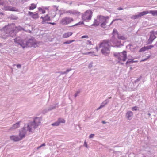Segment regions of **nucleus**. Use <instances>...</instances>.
<instances>
[{
  "label": "nucleus",
  "instance_id": "4",
  "mask_svg": "<svg viewBox=\"0 0 157 157\" xmlns=\"http://www.w3.org/2000/svg\"><path fill=\"white\" fill-rule=\"evenodd\" d=\"M110 44L109 40H104L100 43L99 47L101 48L102 54L107 55L110 53Z\"/></svg>",
  "mask_w": 157,
  "mask_h": 157
},
{
  "label": "nucleus",
  "instance_id": "42",
  "mask_svg": "<svg viewBox=\"0 0 157 157\" xmlns=\"http://www.w3.org/2000/svg\"><path fill=\"white\" fill-rule=\"evenodd\" d=\"M28 1V0H21V2L22 4H23Z\"/></svg>",
  "mask_w": 157,
  "mask_h": 157
},
{
  "label": "nucleus",
  "instance_id": "55",
  "mask_svg": "<svg viewBox=\"0 0 157 157\" xmlns=\"http://www.w3.org/2000/svg\"><path fill=\"white\" fill-rule=\"evenodd\" d=\"M45 145V143H43V144H41L40 146V147H42V146H44Z\"/></svg>",
  "mask_w": 157,
  "mask_h": 157
},
{
  "label": "nucleus",
  "instance_id": "23",
  "mask_svg": "<svg viewBox=\"0 0 157 157\" xmlns=\"http://www.w3.org/2000/svg\"><path fill=\"white\" fill-rule=\"evenodd\" d=\"M109 102V100L107 99L104 100L101 104V105L103 107H104Z\"/></svg>",
  "mask_w": 157,
  "mask_h": 157
},
{
  "label": "nucleus",
  "instance_id": "41",
  "mask_svg": "<svg viewBox=\"0 0 157 157\" xmlns=\"http://www.w3.org/2000/svg\"><path fill=\"white\" fill-rule=\"evenodd\" d=\"M86 44H89V45H92V43H91V42L90 41V40H87V41Z\"/></svg>",
  "mask_w": 157,
  "mask_h": 157
},
{
  "label": "nucleus",
  "instance_id": "37",
  "mask_svg": "<svg viewBox=\"0 0 157 157\" xmlns=\"http://www.w3.org/2000/svg\"><path fill=\"white\" fill-rule=\"evenodd\" d=\"M132 111H137V107L136 106H135L132 107Z\"/></svg>",
  "mask_w": 157,
  "mask_h": 157
},
{
  "label": "nucleus",
  "instance_id": "15",
  "mask_svg": "<svg viewBox=\"0 0 157 157\" xmlns=\"http://www.w3.org/2000/svg\"><path fill=\"white\" fill-rule=\"evenodd\" d=\"M10 139L14 141H20L21 139L20 137L18 136H17L12 135L10 136Z\"/></svg>",
  "mask_w": 157,
  "mask_h": 157
},
{
  "label": "nucleus",
  "instance_id": "27",
  "mask_svg": "<svg viewBox=\"0 0 157 157\" xmlns=\"http://www.w3.org/2000/svg\"><path fill=\"white\" fill-rule=\"evenodd\" d=\"M137 62L136 61H134L131 59H128L126 62V64L127 65L128 64L132 63L134 62Z\"/></svg>",
  "mask_w": 157,
  "mask_h": 157
},
{
  "label": "nucleus",
  "instance_id": "9",
  "mask_svg": "<svg viewBox=\"0 0 157 157\" xmlns=\"http://www.w3.org/2000/svg\"><path fill=\"white\" fill-rule=\"evenodd\" d=\"M149 13L148 11H143L139 13L138 14L135 15H133L131 17L132 19H136L141 17V16H144Z\"/></svg>",
  "mask_w": 157,
  "mask_h": 157
},
{
  "label": "nucleus",
  "instance_id": "40",
  "mask_svg": "<svg viewBox=\"0 0 157 157\" xmlns=\"http://www.w3.org/2000/svg\"><path fill=\"white\" fill-rule=\"evenodd\" d=\"M150 56H147V58L146 59H144L141 60V61H144L146 60L147 59L149 58L150 57Z\"/></svg>",
  "mask_w": 157,
  "mask_h": 157
},
{
  "label": "nucleus",
  "instance_id": "44",
  "mask_svg": "<svg viewBox=\"0 0 157 157\" xmlns=\"http://www.w3.org/2000/svg\"><path fill=\"white\" fill-rule=\"evenodd\" d=\"M117 19H115L113 20V21L111 22V23H110V24L109 25V26H110L113 23V22L117 21Z\"/></svg>",
  "mask_w": 157,
  "mask_h": 157
},
{
  "label": "nucleus",
  "instance_id": "17",
  "mask_svg": "<svg viewBox=\"0 0 157 157\" xmlns=\"http://www.w3.org/2000/svg\"><path fill=\"white\" fill-rule=\"evenodd\" d=\"M41 18L43 19V21L42 22L43 24H44L45 23H47L46 21H50V17L48 15H47L44 17H41Z\"/></svg>",
  "mask_w": 157,
  "mask_h": 157
},
{
  "label": "nucleus",
  "instance_id": "14",
  "mask_svg": "<svg viewBox=\"0 0 157 157\" xmlns=\"http://www.w3.org/2000/svg\"><path fill=\"white\" fill-rule=\"evenodd\" d=\"M65 13H70L73 15H78L80 14V13L78 11L73 10H71L67 11Z\"/></svg>",
  "mask_w": 157,
  "mask_h": 157
},
{
  "label": "nucleus",
  "instance_id": "51",
  "mask_svg": "<svg viewBox=\"0 0 157 157\" xmlns=\"http://www.w3.org/2000/svg\"><path fill=\"white\" fill-rule=\"evenodd\" d=\"M59 73H60V75H62V74H66V73L65 71H64V72H62V71L60 72Z\"/></svg>",
  "mask_w": 157,
  "mask_h": 157
},
{
  "label": "nucleus",
  "instance_id": "61",
  "mask_svg": "<svg viewBox=\"0 0 157 157\" xmlns=\"http://www.w3.org/2000/svg\"><path fill=\"white\" fill-rule=\"evenodd\" d=\"M154 45L157 46V41L156 43Z\"/></svg>",
  "mask_w": 157,
  "mask_h": 157
},
{
  "label": "nucleus",
  "instance_id": "49",
  "mask_svg": "<svg viewBox=\"0 0 157 157\" xmlns=\"http://www.w3.org/2000/svg\"><path fill=\"white\" fill-rule=\"evenodd\" d=\"M71 69H68L65 72L66 74H67L68 72L69 71H71Z\"/></svg>",
  "mask_w": 157,
  "mask_h": 157
},
{
  "label": "nucleus",
  "instance_id": "34",
  "mask_svg": "<svg viewBox=\"0 0 157 157\" xmlns=\"http://www.w3.org/2000/svg\"><path fill=\"white\" fill-rule=\"evenodd\" d=\"M83 23H84V22L83 21L79 22L78 23L75 24V25H74L73 26H77L78 25L83 24Z\"/></svg>",
  "mask_w": 157,
  "mask_h": 157
},
{
  "label": "nucleus",
  "instance_id": "35",
  "mask_svg": "<svg viewBox=\"0 0 157 157\" xmlns=\"http://www.w3.org/2000/svg\"><path fill=\"white\" fill-rule=\"evenodd\" d=\"M154 46L155 45H150L146 46L147 49H151L152 48L154 47Z\"/></svg>",
  "mask_w": 157,
  "mask_h": 157
},
{
  "label": "nucleus",
  "instance_id": "38",
  "mask_svg": "<svg viewBox=\"0 0 157 157\" xmlns=\"http://www.w3.org/2000/svg\"><path fill=\"white\" fill-rule=\"evenodd\" d=\"M80 93V92L79 91H77L76 93L74 95V97H76L77 96H78V94H79Z\"/></svg>",
  "mask_w": 157,
  "mask_h": 157
},
{
  "label": "nucleus",
  "instance_id": "25",
  "mask_svg": "<svg viewBox=\"0 0 157 157\" xmlns=\"http://www.w3.org/2000/svg\"><path fill=\"white\" fill-rule=\"evenodd\" d=\"M36 7V5L34 4V3H32L31 4V6L29 7V10H33Z\"/></svg>",
  "mask_w": 157,
  "mask_h": 157
},
{
  "label": "nucleus",
  "instance_id": "28",
  "mask_svg": "<svg viewBox=\"0 0 157 157\" xmlns=\"http://www.w3.org/2000/svg\"><path fill=\"white\" fill-rule=\"evenodd\" d=\"M147 50V48L146 46V47H143L141 48L139 51V52H142L144 51H146V50Z\"/></svg>",
  "mask_w": 157,
  "mask_h": 157
},
{
  "label": "nucleus",
  "instance_id": "57",
  "mask_svg": "<svg viewBox=\"0 0 157 157\" xmlns=\"http://www.w3.org/2000/svg\"><path fill=\"white\" fill-rule=\"evenodd\" d=\"M102 123L103 124H105L106 123V122H105V121H103L102 122Z\"/></svg>",
  "mask_w": 157,
  "mask_h": 157
},
{
  "label": "nucleus",
  "instance_id": "63",
  "mask_svg": "<svg viewBox=\"0 0 157 157\" xmlns=\"http://www.w3.org/2000/svg\"><path fill=\"white\" fill-rule=\"evenodd\" d=\"M121 63V64H123V63Z\"/></svg>",
  "mask_w": 157,
  "mask_h": 157
},
{
  "label": "nucleus",
  "instance_id": "2",
  "mask_svg": "<svg viewBox=\"0 0 157 157\" xmlns=\"http://www.w3.org/2000/svg\"><path fill=\"white\" fill-rule=\"evenodd\" d=\"M14 41L16 44L18 45H20L23 48L27 47H31L33 46L36 48L38 46L39 43L36 41L34 38L31 37L28 39V40H23L21 39L20 38H16L14 39Z\"/></svg>",
  "mask_w": 157,
  "mask_h": 157
},
{
  "label": "nucleus",
  "instance_id": "13",
  "mask_svg": "<svg viewBox=\"0 0 157 157\" xmlns=\"http://www.w3.org/2000/svg\"><path fill=\"white\" fill-rule=\"evenodd\" d=\"M156 38L155 35V34L153 31L150 32V37L148 40V43L151 44L154 40Z\"/></svg>",
  "mask_w": 157,
  "mask_h": 157
},
{
  "label": "nucleus",
  "instance_id": "52",
  "mask_svg": "<svg viewBox=\"0 0 157 157\" xmlns=\"http://www.w3.org/2000/svg\"><path fill=\"white\" fill-rule=\"evenodd\" d=\"M48 23L49 24H50L53 25H56V23H54V22H53V23H52V22H49V23Z\"/></svg>",
  "mask_w": 157,
  "mask_h": 157
},
{
  "label": "nucleus",
  "instance_id": "50",
  "mask_svg": "<svg viewBox=\"0 0 157 157\" xmlns=\"http://www.w3.org/2000/svg\"><path fill=\"white\" fill-rule=\"evenodd\" d=\"M103 108V107H102V106L101 105L100 106V107H99L98 108L96 109V110H99V109H101V108Z\"/></svg>",
  "mask_w": 157,
  "mask_h": 157
},
{
  "label": "nucleus",
  "instance_id": "43",
  "mask_svg": "<svg viewBox=\"0 0 157 157\" xmlns=\"http://www.w3.org/2000/svg\"><path fill=\"white\" fill-rule=\"evenodd\" d=\"M88 38V36L87 35L83 36L81 37V38L82 39H83V38Z\"/></svg>",
  "mask_w": 157,
  "mask_h": 157
},
{
  "label": "nucleus",
  "instance_id": "58",
  "mask_svg": "<svg viewBox=\"0 0 157 157\" xmlns=\"http://www.w3.org/2000/svg\"><path fill=\"white\" fill-rule=\"evenodd\" d=\"M49 8V7H46L44 8V9H48Z\"/></svg>",
  "mask_w": 157,
  "mask_h": 157
},
{
  "label": "nucleus",
  "instance_id": "64",
  "mask_svg": "<svg viewBox=\"0 0 157 157\" xmlns=\"http://www.w3.org/2000/svg\"><path fill=\"white\" fill-rule=\"evenodd\" d=\"M111 97H109V98H111Z\"/></svg>",
  "mask_w": 157,
  "mask_h": 157
},
{
  "label": "nucleus",
  "instance_id": "22",
  "mask_svg": "<svg viewBox=\"0 0 157 157\" xmlns=\"http://www.w3.org/2000/svg\"><path fill=\"white\" fill-rule=\"evenodd\" d=\"M8 2L7 1L5 0H0V5L3 6H7Z\"/></svg>",
  "mask_w": 157,
  "mask_h": 157
},
{
  "label": "nucleus",
  "instance_id": "47",
  "mask_svg": "<svg viewBox=\"0 0 157 157\" xmlns=\"http://www.w3.org/2000/svg\"><path fill=\"white\" fill-rule=\"evenodd\" d=\"M21 65L20 64H18L17 65V67L18 68H21Z\"/></svg>",
  "mask_w": 157,
  "mask_h": 157
},
{
  "label": "nucleus",
  "instance_id": "60",
  "mask_svg": "<svg viewBox=\"0 0 157 157\" xmlns=\"http://www.w3.org/2000/svg\"><path fill=\"white\" fill-rule=\"evenodd\" d=\"M96 49L97 51H98V48L97 47H96Z\"/></svg>",
  "mask_w": 157,
  "mask_h": 157
},
{
  "label": "nucleus",
  "instance_id": "24",
  "mask_svg": "<svg viewBox=\"0 0 157 157\" xmlns=\"http://www.w3.org/2000/svg\"><path fill=\"white\" fill-rule=\"evenodd\" d=\"M149 13L151 14L154 16H157V10H151L149 11Z\"/></svg>",
  "mask_w": 157,
  "mask_h": 157
},
{
  "label": "nucleus",
  "instance_id": "6",
  "mask_svg": "<svg viewBox=\"0 0 157 157\" xmlns=\"http://www.w3.org/2000/svg\"><path fill=\"white\" fill-rule=\"evenodd\" d=\"M126 52V51H124L121 52L114 53V56L119 60L118 63H120L121 61L124 62L127 59Z\"/></svg>",
  "mask_w": 157,
  "mask_h": 157
},
{
  "label": "nucleus",
  "instance_id": "53",
  "mask_svg": "<svg viewBox=\"0 0 157 157\" xmlns=\"http://www.w3.org/2000/svg\"><path fill=\"white\" fill-rule=\"evenodd\" d=\"M117 10H123V8L121 7H119L117 9Z\"/></svg>",
  "mask_w": 157,
  "mask_h": 157
},
{
  "label": "nucleus",
  "instance_id": "8",
  "mask_svg": "<svg viewBox=\"0 0 157 157\" xmlns=\"http://www.w3.org/2000/svg\"><path fill=\"white\" fill-rule=\"evenodd\" d=\"M73 21V19L69 17H66L63 18L60 22L62 25H66Z\"/></svg>",
  "mask_w": 157,
  "mask_h": 157
},
{
  "label": "nucleus",
  "instance_id": "21",
  "mask_svg": "<svg viewBox=\"0 0 157 157\" xmlns=\"http://www.w3.org/2000/svg\"><path fill=\"white\" fill-rule=\"evenodd\" d=\"M73 34V33L71 32H68L64 33L63 35V38H67L71 36Z\"/></svg>",
  "mask_w": 157,
  "mask_h": 157
},
{
  "label": "nucleus",
  "instance_id": "3",
  "mask_svg": "<svg viewBox=\"0 0 157 157\" xmlns=\"http://www.w3.org/2000/svg\"><path fill=\"white\" fill-rule=\"evenodd\" d=\"M109 19L108 16H104L101 15L98 16L96 19L94 20V23L91 25L97 26L100 24V26L101 27L104 28H106Z\"/></svg>",
  "mask_w": 157,
  "mask_h": 157
},
{
  "label": "nucleus",
  "instance_id": "32",
  "mask_svg": "<svg viewBox=\"0 0 157 157\" xmlns=\"http://www.w3.org/2000/svg\"><path fill=\"white\" fill-rule=\"evenodd\" d=\"M53 7L54 8V10H53L56 11H57L58 10V6H56V5H54V6H53Z\"/></svg>",
  "mask_w": 157,
  "mask_h": 157
},
{
  "label": "nucleus",
  "instance_id": "5",
  "mask_svg": "<svg viewBox=\"0 0 157 157\" xmlns=\"http://www.w3.org/2000/svg\"><path fill=\"white\" fill-rule=\"evenodd\" d=\"M1 30L3 31L4 33L6 34V36L7 37H13L16 35L14 28L12 25H8L5 26L1 29Z\"/></svg>",
  "mask_w": 157,
  "mask_h": 157
},
{
  "label": "nucleus",
  "instance_id": "45",
  "mask_svg": "<svg viewBox=\"0 0 157 157\" xmlns=\"http://www.w3.org/2000/svg\"><path fill=\"white\" fill-rule=\"evenodd\" d=\"M94 136V134H90L89 136V137L90 138H93Z\"/></svg>",
  "mask_w": 157,
  "mask_h": 157
},
{
  "label": "nucleus",
  "instance_id": "48",
  "mask_svg": "<svg viewBox=\"0 0 157 157\" xmlns=\"http://www.w3.org/2000/svg\"><path fill=\"white\" fill-rule=\"evenodd\" d=\"M4 14L3 13L1 12L0 13V18L2 17V16H4Z\"/></svg>",
  "mask_w": 157,
  "mask_h": 157
},
{
  "label": "nucleus",
  "instance_id": "56",
  "mask_svg": "<svg viewBox=\"0 0 157 157\" xmlns=\"http://www.w3.org/2000/svg\"><path fill=\"white\" fill-rule=\"evenodd\" d=\"M117 19V21L118 20H120L121 21H123V20L121 18Z\"/></svg>",
  "mask_w": 157,
  "mask_h": 157
},
{
  "label": "nucleus",
  "instance_id": "18",
  "mask_svg": "<svg viewBox=\"0 0 157 157\" xmlns=\"http://www.w3.org/2000/svg\"><path fill=\"white\" fill-rule=\"evenodd\" d=\"M113 33L114 34V35H115V33L116 34L117 37L119 39L122 40H124L125 39V38L123 36H122L120 34H118L116 30L114 29L113 30Z\"/></svg>",
  "mask_w": 157,
  "mask_h": 157
},
{
  "label": "nucleus",
  "instance_id": "54",
  "mask_svg": "<svg viewBox=\"0 0 157 157\" xmlns=\"http://www.w3.org/2000/svg\"><path fill=\"white\" fill-rule=\"evenodd\" d=\"M140 78H138L135 81V82H138L140 80Z\"/></svg>",
  "mask_w": 157,
  "mask_h": 157
},
{
  "label": "nucleus",
  "instance_id": "20",
  "mask_svg": "<svg viewBox=\"0 0 157 157\" xmlns=\"http://www.w3.org/2000/svg\"><path fill=\"white\" fill-rule=\"evenodd\" d=\"M57 105V104L52 105L50 106L48 108L46 109L45 111V112H47L51 111L52 109H55L56 107V106Z\"/></svg>",
  "mask_w": 157,
  "mask_h": 157
},
{
  "label": "nucleus",
  "instance_id": "36",
  "mask_svg": "<svg viewBox=\"0 0 157 157\" xmlns=\"http://www.w3.org/2000/svg\"><path fill=\"white\" fill-rule=\"evenodd\" d=\"M93 52H86V53H82V54L84 55H88V54H90L91 53H92Z\"/></svg>",
  "mask_w": 157,
  "mask_h": 157
},
{
  "label": "nucleus",
  "instance_id": "12",
  "mask_svg": "<svg viewBox=\"0 0 157 157\" xmlns=\"http://www.w3.org/2000/svg\"><path fill=\"white\" fill-rule=\"evenodd\" d=\"M65 122V121L64 119L59 118L55 122L52 124V125L53 126H58L59 125L60 123H64Z\"/></svg>",
  "mask_w": 157,
  "mask_h": 157
},
{
  "label": "nucleus",
  "instance_id": "62",
  "mask_svg": "<svg viewBox=\"0 0 157 157\" xmlns=\"http://www.w3.org/2000/svg\"><path fill=\"white\" fill-rule=\"evenodd\" d=\"M41 147H40V146H39V147H38L37 148V149H38L39 148H41Z\"/></svg>",
  "mask_w": 157,
  "mask_h": 157
},
{
  "label": "nucleus",
  "instance_id": "19",
  "mask_svg": "<svg viewBox=\"0 0 157 157\" xmlns=\"http://www.w3.org/2000/svg\"><path fill=\"white\" fill-rule=\"evenodd\" d=\"M133 115V113L131 111H128L126 113V116L128 120H131Z\"/></svg>",
  "mask_w": 157,
  "mask_h": 157
},
{
  "label": "nucleus",
  "instance_id": "7",
  "mask_svg": "<svg viewBox=\"0 0 157 157\" xmlns=\"http://www.w3.org/2000/svg\"><path fill=\"white\" fill-rule=\"evenodd\" d=\"M92 12L90 10H87L82 15V18L84 20H90L91 19Z\"/></svg>",
  "mask_w": 157,
  "mask_h": 157
},
{
  "label": "nucleus",
  "instance_id": "46",
  "mask_svg": "<svg viewBox=\"0 0 157 157\" xmlns=\"http://www.w3.org/2000/svg\"><path fill=\"white\" fill-rule=\"evenodd\" d=\"M28 14L29 15L31 16L32 17V15H33L34 14L33 12L30 11L29 12Z\"/></svg>",
  "mask_w": 157,
  "mask_h": 157
},
{
  "label": "nucleus",
  "instance_id": "33",
  "mask_svg": "<svg viewBox=\"0 0 157 157\" xmlns=\"http://www.w3.org/2000/svg\"><path fill=\"white\" fill-rule=\"evenodd\" d=\"M38 10L39 11L42 12L43 13H45V11L40 7L39 8Z\"/></svg>",
  "mask_w": 157,
  "mask_h": 157
},
{
  "label": "nucleus",
  "instance_id": "26",
  "mask_svg": "<svg viewBox=\"0 0 157 157\" xmlns=\"http://www.w3.org/2000/svg\"><path fill=\"white\" fill-rule=\"evenodd\" d=\"M56 12L54 10L52 11V13L51 15V17L52 18H53L55 17L56 15Z\"/></svg>",
  "mask_w": 157,
  "mask_h": 157
},
{
  "label": "nucleus",
  "instance_id": "31",
  "mask_svg": "<svg viewBox=\"0 0 157 157\" xmlns=\"http://www.w3.org/2000/svg\"><path fill=\"white\" fill-rule=\"evenodd\" d=\"M94 63L93 62H91L89 64L88 66V68L90 69L92 68L93 67Z\"/></svg>",
  "mask_w": 157,
  "mask_h": 157
},
{
  "label": "nucleus",
  "instance_id": "16",
  "mask_svg": "<svg viewBox=\"0 0 157 157\" xmlns=\"http://www.w3.org/2000/svg\"><path fill=\"white\" fill-rule=\"evenodd\" d=\"M19 127L20 122H18L14 124L12 127H10L8 130L13 131L15 129L18 128Z\"/></svg>",
  "mask_w": 157,
  "mask_h": 157
},
{
  "label": "nucleus",
  "instance_id": "1",
  "mask_svg": "<svg viewBox=\"0 0 157 157\" xmlns=\"http://www.w3.org/2000/svg\"><path fill=\"white\" fill-rule=\"evenodd\" d=\"M41 118L36 117L33 122H30L25 125L24 127L19 131V136L22 140L27 134V131L34 132L35 130L40 123Z\"/></svg>",
  "mask_w": 157,
  "mask_h": 157
},
{
  "label": "nucleus",
  "instance_id": "10",
  "mask_svg": "<svg viewBox=\"0 0 157 157\" xmlns=\"http://www.w3.org/2000/svg\"><path fill=\"white\" fill-rule=\"evenodd\" d=\"M149 13L148 11H143L139 13L138 14L135 15H133L131 17L132 19H136L141 17V16H144Z\"/></svg>",
  "mask_w": 157,
  "mask_h": 157
},
{
  "label": "nucleus",
  "instance_id": "29",
  "mask_svg": "<svg viewBox=\"0 0 157 157\" xmlns=\"http://www.w3.org/2000/svg\"><path fill=\"white\" fill-rule=\"evenodd\" d=\"M32 17L34 19H36L38 18L39 16L37 13L34 14L32 15Z\"/></svg>",
  "mask_w": 157,
  "mask_h": 157
},
{
  "label": "nucleus",
  "instance_id": "59",
  "mask_svg": "<svg viewBox=\"0 0 157 157\" xmlns=\"http://www.w3.org/2000/svg\"><path fill=\"white\" fill-rule=\"evenodd\" d=\"M148 115L149 116V117H150L151 116V114L150 113H148Z\"/></svg>",
  "mask_w": 157,
  "mask_h": 157
},
{
  "label": "nucleus",
  "instance_id": "39",
  "mask_svg": "<svg viewBox=\"0 0 157 157\" xmlns=\"http://www.w3.org/2000/svg\"><path fill=\"white\" fill-rule=\"evenodd\" d=\"M84 146L86 147L87 148H88V145L87 144L86 142L85 141L84 142Z\"/></svg>",
  "mask_w": 157,
  "mask_h": 157
},
{
  "label": "nucleus",
  "instance_id": "11",
  "mask_svg": "<svg viewBox=\"0 0 157 157\" xmlns=\"http://www.w3.org/2000/svg\"><path fill=\"white\" fill-rule=\"evenodd\" d=\"M2 9L4 10L7 11H17L18 10V9L15 7H13L11 6H5Z\"/></svg>",
  "mask_w": 157,
  "mask_h": 157
},
{
  "label": "nucleus",
  "instance_id": "30",
  "mask_svg": "<svg viewBox=\"0 0 157 157\" xmlns=\"http://www.w3.org/2000/svg\"><path fill=\"white\" fill-rule=\"evenodd\" d=\"M75 40H67L66 42H65L63 43V44H69L72 42L74 41Z\"/></svg>",
  "mask_w": 157,
  "mask_h": 157
}]
</instances>
